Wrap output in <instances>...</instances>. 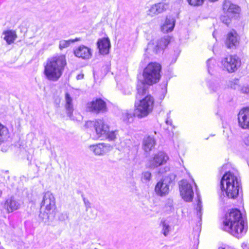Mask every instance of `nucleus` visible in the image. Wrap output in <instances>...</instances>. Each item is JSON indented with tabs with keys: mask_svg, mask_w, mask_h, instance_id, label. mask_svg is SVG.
I'll return each instance as SVG.
<instances>
[{
	"mask_svg": "<svg viewBox=\"0 0 249 249\" xmlns=\"http://www.w3.org/2000/svg\"><path fill=\"white\" fill-rule=\"evenodd\" d=\"M89 148L91 152L97 156H103L108 153L112 149V147L108 144L99 143L95 144L90 145Z\"/></svg>",
	"mask_w": 249,
	"mask_h": 249,
	"instance_id": "obj_15",
	"label": "nucleus"
},
{
	"mask_svg": "<svg viewBox=\"0 0 249 249\" xmlns=\"http://www.w3.org/2000/svg\"><path fill=\"white\" fill-rule=\"evenodd\" d=\"M244 224L240 211L237 209H232L226 214L222 229L239 238L247 231Z\"/></svg>",
	"mask_w": 249,
	"mask_h": 249,
	"instance_id": "obj_1",
	"label": "nucleus"
},
{
	"mask_svg": "<svg viewBox=\"0 0 249 249\" xmlns=\"http://www.w3.org/2000/svg\"><path fill=\"white\" fill-rule=\"evenodd\" d=\"M223 9L224 12L229 16H233V14H237L240 11L239 7L229 0L224 1Z\"/></svg>",
	"mask_w": 249,
	"mask_h": 249,
	"instance_id": "obj_20",
	"label": "nucleus"
},
{
	"mask_svg": "<svg viewBox=\"0 0 249 249\" xmlns=\"http://www.w3.org/2000/svg\"><path fill=\"white\" fill-rule=\"evenodd\" d=\"M187 2L192 6H199L203 4L204 0H187Z\"/></svg>",
	"mask_w": 249,
	"mask_h": 249,
	"instance_id": "obj_35",
	"label": "nucleus"
},
{
	"mask_svg": "<svg viewBox=\"0 0 249 249\" xmlns=\"http://www.w3.org/2000/svg\"><path fill=\"white\" fill-rule=\"evenodd\" d=\"M240 37L237 32L232 30L226 36L225 44L228 49H235L239 44Z\"/></svg>",
	"mask_w": 249,
	"mask_h": 249,
	"instance_id": "obj_14",
	"label": "nucleus"
},
{
	"mask_svg": "<svg viewBox=\"0 0 249 249\" xmlns=\"http://www.w3.org/2000/svg\"><path fill=\"white\" fill-rule=\"evenodd\" d=\"M94 127L96 134L99 137H103L105 134H107L108 130L110 129L109 125L103 119L96 120L94 124Z\"/></svg>",
	"mask_w": 249,
	"mask_h": 249,
	"instance_id": "obj_17",
	"label": "nucleus"
},
{
	"mask_svg": "<svg viewBox=\"0 0 249 249\" xmlns=\"http://www.w3.org/2000/svg\"><path fill=\"white\" fill-rule=\"evenodd\" d=\"M168 156L163 151H159L150 159L147 166L150 169H154L165 164L169 160Z\"/></svg>",
	"mask_w": 249,
	"mask_h": 249,
	"instance_id": "obj_8",
	"label": "nucleus"
},
{
	"mask_svg": "<svg viewBox=\"0 0 249 249\" xmlns=\"http://www.w3.org/2000/svg\"><path fill=\"white\" fill-rule=\"evenodd\" d=\"M4 35V39L8 44L13 43L17 38L16 33L13 30H7L3 33Z\"/></svg>",
	"mask_w": 249,
	"mask_h": 249,
	"instance_id": "obj_25",
	"label": "nucleus"
},
{
	"mask_svg": "<svg viewBox=\"0 0 249 249\" xmlns=\"http://www.w3.org/2000/svg\"><path fill=\"white\" fill-rule=\"evenodd\" d=\"M124 114L126 116H127V118L128 120H129V119L130 118H132V114L131 113H129V112H125Z\"/></svg>",
	"mask_w": 249,
	"mask_h": 249,
	"instance_id": "obj_43",
	"label": "nucleus"
},
{
	"mask_svg": "<svg viewBox=\"0 0 249 249\" xmlns=\"http://www.w3.org/2000/svg\"><path fill=\"white\" fill-rule=\"evenodd\" d=\"M240 94L249 96V82H242L238 88Z\"/></svg>",
	"mask_w": 249,
	"mask_h": 249,
	"instance_id": "obj_26",
	"label": "nucleus"
},
{
	"mask_svg": "<svg viewBox=\"0 0 249 249\" xmlns=\"http://www.w3.org/2000/svg\"><path fill=\"white\" fill-rule=\"evenodd\" d=\"M83 77H84V74H79L78 75H77L76 79L77 80H80V79H83Z\"/></svg>",
	"mask_w": 249,
	"mask_h": 249,
	"instance_id": "obj_44",
	"label": "nucleus"
},
{
	"mask_svg": "<svg viewBox=\"0 0 249 249\" xmlns=\"http://www.w3.org/2000/svg\"><path fill=\"white\" fill-rule=\"evenodd\" d=\"M202 202L200 201V199L198 198L197 200V206L196 207V211L197 212V215L198 217L201 219V217L202 215Z\"/></svg>",
	"mask_w": 249,
	"mask_h": 249,
	"instance_id": "obj_36",
	"label": "nucleus"
},
{
	"mask_svg": "<svg viewBox=\"0 0 249 249\" xmlns=\"http://www.w3.org/2000/svg\"><path fill=\"white\" fill-rule=\"evenodd\" d=\"M68 217V215L67 213H62L59 215V219L60 220L63 221V220H65L66 219H67Z\"/></svg>",
	"mask_w": 249,
	"mask_h": 249,
	"instance_id": "obj_42",
	"label": "nucleus"
},
{
	"mask_svg": "<svg viewBox=\"0 0 249 249\" xmlns=\"http://www.w3.org/2000/svg\"><path fill=\"white\" fill-rule=\"evenodd\" d=\"M80 39L79 38H75V39H71L70 40H61L59 42V49L60 50H62L64 48H66L68 47H69L70 44L72 43H74L76 41H79Z\"/></svg>",
	"mask_w": 249,
	"mask_h": 249,
	"instance_id": "obj_28",
	"label": "nucleus"
},
{
	"mask_svg": "<svg viewBox=\"0 0 249 249\" xmlns=\"http://www.w3.org/2000/svg\"><path fill=\"white\" fill-rule=\"evenodd\" d=\"M209 89L213 92H216L220 88L219 84L216 82H211L209 85Z\"/></svg>",
	"mask_w": 249,
	"mask_h": 249,
	"instance_id": "obj_37",
	"label": "nucleus"
},
{
	"mask_svg": "<svg viewBox=\"0 0 249 249\" xmlns=\"http://www.w3.org/2000/svg\"><path fill=\"white\" fill-rule=\"evenodd\" d=\"M67 65L65 55H59L48 59L44 67V74L51 81H57L62 76Z\"/></svg>",
	"mask_w": 249,
	"mask_h": 249,
	"instance_id": "obj_2",
	"label": "nucleus"
},
{
	"mask_svg": "<svg viewBox=\"0 0 249 249\" xmlns=\"http://www.w3.org/2000/svg\"><path fill=\"white\" fill-rule=\"evenodd\" d=\"M232 17V16H229L228 15L227 16H222L221 17L220 19L223 23L228 26L231 22V18Z\"/></svg>",
	"mask_w": 249,
	"mask_h": 249,
	"instance_id": "obj_38",
	"label": "nucleus"
},
{
	"mask_svg": "<svg viewBox=\"0 0 249 249\" xmlns=\"http://www.w3.org/2000/svg\"><path fill=\"white\" fill-rule=\"evenodd\" d=\"M239 125L243 129H249V107L242 108L238 114Z\"/></svg>",
	"mask_w": 249,
	"mask_h": 249,
	"instance_id": "obj_16",
	"label": "nucleus"
},
{
	"mask_svg": "<svg viewBox=\"0 0 249 249\" xmlns=\"http://www.w3.org/2000/svg\"><path fill=\"white\" fill-rule=\"evenodd\" d=\"M207 66L209 73H211L216 67V60L213 58L209 59L207 61Z\"/></svg>",
	"mask_w": 249,
	"mask_h": 249,
	"instance_id": "obj_33",
	"label": "nucleus"
},
{
	"mask_svg": "<svg viewBox=\"0 0 249 249\" xmlns=\"http://www.w3.org/2000/svg\"><path fill=\"white\" fill-rule=\"evenodd\" d=\"M161 65L156 62L150 63L144 69L143 77L144 83L152 85L157 83L160 78Z\"/></svg>",
	"mask_w": 249,
	"mask_h": 249,
	"instance_id": "obj_5",
	"label": "nucleus"
},
{
	"mask_svg": "<svg viewBox=\"0 0 249 249\" xmlns=\"http://www.w3.org/2000/svg\"><path fill=\"white\" fill-rule=\"evenodd\" d=\"M7 225L3 222L0 221V232H3L6 231Z\"/></svg>",
	"mask_w": 249,
	"mask_h": 249,
	"instance_id": "obj_40",
	"label": "nucleus"
},
{
	"mask_svg": "<svg viewBox=\"0 0 249 249\" xmlns=\"http://www.w3.org/2000/svg\"><path fill=\"white\" fill-rule=\"evenodd\" d=\"M65 107L67 115L71 119L73 120L74 118H73L72 116V114L73 111V107L72 103V99L68 93H66L65 94Z\"/></svg>",
	"mask_w": 249,
	"mask_h": 249,
	"instance_id": "obj_23",
	"label": "nucleus"
},
{
	"mask_svg": "<svg viewBox=\"0 0 249 249\" xmlns=\"http://www.w3.org/2000/svg\"><path fill=\"white\" fill-rule=\"evenodd\" d=\"M55 208V199L53 195L50 191L44 193L41 202L39 218L46 222L50 217L54 216Z\"/></svg>",
	"mask_w": 249,
	"mask_h": 249,
	"instance_id": "obj_4",
	"label": "nucleus"
},
{
	"mask_svg": "<svg viewBox=\"0 0 249 249\" xmlns=\"http://www.w3.org/2000/svg\"><path fill=\"white\" fill-rule=\"evenodd\" d=\"M151 173L149 171H145L142 173L141 179L143 182L147 183L151 180Z\"/></svg>",
	"mask_w": 249,
	"mask_h": 249,
	"instance_id": "obj_34",
	"label": "nucleus"
},
{
	"mask_svg": "<svg viewBox=\"0 0 249 249\" xmlns=\"http://www.w3.org/2000/svg\"><path fill=\"white\" fill-rule=\"evenodd\" d=\"M170 37L166 36L164 37L155 41V43H149L148 44V48L152 49L156 53L162 52L167 46L170 41Z\"/></svg>",
	"mask_w": 249,
	"mask_h": 249,
	"instance_id": "obj_12",
	"label": "nucleus"
},
{
	"mask_svg": "<svg viewBox=\"0 0 249 249\" xmlns=\"http://www.w3.org/2000/svg\"><path fill=\"white\" fill-rule=\"evenodd\" d=\"M146 84L144 83V80L143 82H142L140 84H138L137 86V95L136 96V98H138L139 96L144 95L146 93V86L145 85Z\"/></svg>",
	"mask_w": 249,
	"mask_h": 249,
	"instance_id": "obj_30",
	"label": "nucleus"
},
{
	"mask_svg": "<svg viewBox=\"0 0 249 249\" xmlns=\"http://www.w3.org/2000/svg\"><path fill=\"white\" fill-rule=\"evenodd\" d=\"M73 53L75 56L84 60L91 58L92 55L91 49L83 45H81L75 48Z\"/></svg>",
	"mask_w": 249,
	"mask_h": 249,
	"instance_id": "obj_18",
	"label": "nucleus"
},
{
	"mask_svg": "<svg viewBox=\"0 0 249 249\" xmlns=\"http://www.w3.org/2000/svg\"><path fill=\"white\" fill-rule=\"evenodd\" d=\"M156 144L153 137L147 136L144 138L142 142V148L146 152H149L154 147Z\"/></svg>",
	"mask_w": 249,
	"mask_h": 249,
	"instance_id": "obj_22",
	"label": "nucleus"
},
{
	"mask_svg": "<svg viewBox=\"0 0 249 249\" xmlns=\"http://www.w3.org/2000/svg\"><path fill=\"white\" fill-rule=\"evenodd\" d=\"M170 179L165 178L160 180L156 185L155 191L156 194L160 196H164L169 192Z\"/></svg>",
	"mask_w": 249,
	"mask_h": 249,
	"instance_id": "obj_10",
	"label": "nucleus"
},
{
	"mask_svg": "<svg viewBox=\"0 0 249 249\" xmlns=\"http://www.w3.org/2000/svg\"><path fill=\"white\" fill-rule=\"evenodd\" d=\"M107 134H105L103 137L107 138L109 141H114L117 139V135H118L117 130H112L108 131Z\"/></svg>",
	"mask_w": 249,
	"mask_h": 249,
	"instance_id": "obj_32",
	"label": "nucleus"
},
{
	"mask_svg": "<svg viewBox=\"0 0 249 249\" xmlns=\"http://www.w3.org/2000/svg\"><path fill=\"white\" fill-rule=\"evenodd\" d=\"M166 169L167 170H166L165 171H167L169 170V167H166Z\"/></svg>",
	"mask_w": 249,
	"mask_h": 249,
	"instance_id": "obj_47",
	"label": "nucleus"
},
{
	"mask_svg": "<svg viewBox=\"0 0 249 249\" xmlns=\"http://www.w3.org/2000/svg\"><path fill=\"white\" fill-rule=\"evenodd\" d=\"M97 46L101 54H107L110 47V41L106 38L100 39L97 42Z\"/></svg>",
	"mask_w": 249,
	"mask_h": 249,
	"instance_id": "obj_21",
	"label": "nucleus"
},
{
	"mask_svg": "<svg viewBox=\"0 0 249 249\" xmlns=\"http://www.w3.org/2000/svg\"><path fill=\"white\" fill-rule=\"evenodd\" d=\"M240 187L241 181L237 173L228 172L223 176L220 187L222 191H225L229 198L236 197L239 194Z\"/></svg>",
	"mask_w": 249,
	"mask_h": 249,
	"instance_id": "obj_3",
	"label": "nucleus"
},
{
	"mask_svg": "<svg viewBox=\"0 0 249 249\" xmlns=\"http://www.w3.org/2000/svg\"><path fill=\"white\" fill-rule=\"evenodd\" d=\"M175 20L173 18H167L161 29L163 33L171 32L175 26Z\"/></svg>",
	"mask_w": 249,
	"mask_h": 249,
	"instance_id": "obj_24",
	"label": "nucleus"
},
{
	"mask_svg": "<svg viewBox=\"0 0 249 249\" xmlns=\"http://www.w3.org/2000/svg\"><path fill=\"white\" fill-rule=\"evenodd\" d=\"M166 123L167 124L172 125V120L171 119H167Z\"/></svg>",
	"mask_w": 249,
	"mask_h": 249,
	"instance_id": "obj_45",
	"label": "nucleus"
},
{
	"mask_svg": "<svg viewBox=\"0 0 249 249\" xmlns=\"http://www.w3.org/2000/svg\"><path fill=\"white\" fill-rule=\"evenodd\" d=\"M221 63L224 70L229 73H232L240 67L241 60L236 55H230L223 58Z\"/></svg>",
	"mask_w": 249,
	"mask_h": 249,
	"instance_id": "obj_7",
	"label": "nucleus"
},
{
	"mask_svg": "<svg viewBox=\"0 0 249 249\" xmlns=\"http://www.w3.org/2000/svg\"><path fill=\"white\" fill-rule=\"evenodd\" d=\"M160 226L161 227V232L165 236H167L170 231V226L169 223L165 220H162L160 222Z\"/></svg>",
	"mask_w": 249,
	"mask_h": 249,
	"instance_id": "obj_29",
	"label": "nucleus"
},
{
	"mask_svg": "<svg viewBox=\"0 0 249 249\" xmlns=\"http://www.w3.org/2000/svg\"><path fill=\"white\" fill-rule=\"evenodd\" d=\"M154 102L153 98L150 95L146 96L139 101L136 102L134 115L139 118L147 116L153 109Z\"/></svg>",
	"mask_w": 249,
	"mask_h": 249,
	"instance_id": "obj_6",
	"label": "nucleus"
},
{
	"mask_svg": "<svg viewBox=\"0 0 249 249\" xmlns=\"http://www.w3.org/2000/svg\"><path fill=\"white\" fill-rule=\"evenodd\" d=\"M244 142L247 149H249V136L244 138Z\"/></svg>",
	"mask_w": 249,
	"mask_h": 249,
	"instance_id": "obj_41",
	"label": "nucleus"
},
{
	"mask_svg": "<svg viewBox=\"0 0 249 249\" xmlns=\"http://www.w3.org/2000/svg\"><path fill=\"white\" fill-rule=\"evenodd\" d=\"M179 190L182 198L186 201H191L194 196L192 185L186 180H182L179 183Z\"/></svg>",
	"mask_w": 249,
	"mask_h": 249,
	"instance_id": "obj_9",
	"label": "nucleus"
},
{
	"mask_svg": "<svg viewBox=\"0 0 249 249\" xmlns=\"http://www.w3.org/2000/svg\"><path fill=\"white\" fill-rule=\"evenodd\" d=\"M217 249H226V246L225 245H222L219 247Z\"/></svg>",
	"mask_w": 249,
	"mask_h": 249,
	"instance_id": "obj_46",
	"label": "nucleus"
},
{
	"mask_svg": "<svg viewBox=\"0 0 249 249\" xmlns=\"http://www.w3.org/2000/svg\"><path fill=\"white\" fill-rule=\"evenodd\" d=\"M22 202L14 196L8 198L4 204V208L7 213H11L20 209Z\"/></svg>",
	"mask_w": 249,
	"mask_h": 249,
	"instance_id": "obj_13",
	"label": "nucleus"
},
{
	"mask_svg": "<svg viewBox=\"0 0 249 249\" xmlns=\"http://www.w3.org/2000/svg\"><path fill=\"white\" fill-rule=\"evenodd\" d=\"M87 109L89 111L99 113L106 112L107 110V105L105 101L101 99H97L87 104Z\"/></svg>",
	"mask_w": 249,
	"mask_h": 249,
	"instance_id": "obj_11",
	"label": "nucleus"
},
{
	"mask_svg": "<svg viewBox=\"0 0 249 249\" xmlns=\"http://www.w3.org/2000/svg\"><path fill=\"white\" fill-rule=\"evenodd\" d=\"M240 84L239 79L234 78L229 80L227 83V85L228 88L234 90H236L238 91V88Z\"/></svg>",
	"mask_w": 249,
	"mask_h": 249,
	"instance_id": "obj_27",
	"label": "nucleus"
},
{
	"mask_svg": "<svg viewBox=\"0 0 249 249\" xmlns=\"http://www.w3.org/2000/svg\"><path fill=\"white\" fill-rule=\"evenodd\" d=\"M169 3L165 1L160 2L152 5L148 11L147 14L151 17L156 16L168 8Z\"/></svg>",
	"mask_w": 249,
	"mask_h": 249,
	"instance_id": "obj_19",
	"label": "nucleus"
},
{
	"mask_svg": "<svg viewBox=\"0 0 249 249\" xmlns=\"http://www.w3.org/2000/svg\"><path fill=\"white\" fill-rule=\"evenodd\" d=\"M83 200L84 201V203L85 204V207H86V211H88V209L90 208V203L89 201V200L85 197L83 198Z\"/></svg>",
	"mask_w": 249,
	"mask_h": 249,
	"instance_id": "obj_39",
	"label": "nucleus"
},
{
	"mask_svg": "<svg viewBox=\"0 0 249 249\" xmlns=\"http://www.w3.org/2000/svg\"><path fill=\"white\" fill-rule=\"evenodd\" d=\"M8 130L6 127L0 124V144L7 138Z\"/></svg>",
	"mask_w": 249,
	"mask_h": 249,
	"instance_id": "obj_31",
	"label": "nucleus"
},
{
	"mask_svg": "<svg viewBox=\"0 0 249 249\" xmlns=\"http://www.w3.org/2000/svg\"><path fill=\"white\" fill-rule=\"evenodd\" d=\"M192 182L195 185H196L193 180H192Z\"/></svg>",
	"mask_w": 249,
	"mask_h": 249,
	"instance_id": "obj_48",
	"label": "nucleus"
}]
</instances>
